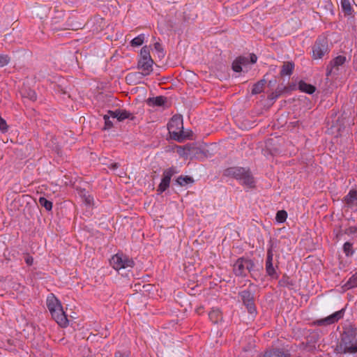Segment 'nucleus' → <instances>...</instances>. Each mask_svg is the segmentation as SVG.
I'll return each instance as SVG.
<instances>
[{"label": "nucleus", "instance_id": "obj_21", "mask_svg": "<svg viewBox=\"0 0 357 357\" xmlns=\"http://www.w3.org/2000/svg\"><path fill=\"white\" fill-rule=\"evenodd\" d=\"M351 1L352 0H341V6L344 15H351L352 14Z\"/></svg>", "mask_w": 357, "mask_h": 357}, {"label": "nucleus", "instance_id": "obj_18", "mask_svg": "<svg viewBox=\"0 0 357 357\" xmlns=\"http://www.w3.org/2000/svg\"><path fill=\"white\" fill-rule=\"evenodd\" d=\"M298 88L301 91L307 93L308 94L313 93L316 90V88L314 86L307 84V83L305 82L304 81H301L298 83Z\"/></svg>", "mask_w": 357, "mask_h": 357}, {"label": "nucleus", "instance_id": "obj_38", "mask_svg": "<svg viewBox=\"0 0 357 357\" xmlns=\"http://www.w3.org/2000/svg\"><path fill=\"white\" fill-rule=\"evenodd\" d=\"M250 63H255L257 60V56L255 54H250Z\"/></svg>", "mask_w": 357, "mask_h": 357}, {"label": "nucleus", "instance_id": "obj_46", "mask_svg": "<svg viewBox=\"0 0 357 357\" xmlns=\"http://www.w3.org/2000/svg\"><path fill=\"white\" fill-rule=\"evenodd\" d=\"M114 357H126L121 354H116Z\"/></svg>", "mask_w": 357, "mask_h": 357}, {"label": "nucleus", "instance_id": "obj_19", "mask_svg": "<svg viewBox=\"0 0 357 357\" xmlns=\"http://www.w3.org/2000/svg\"><path fill=\"white\" fill-rule=\"evenodd\" d=\"M210 319L214 324L218 323L222 319V316L220 310L218 308H213L208 314Z\"/></svg>", "mask_w": 357, "mask_h": 357}, {"label": "nucleus", "instance_id": "obj_29", "mask_svg": "<svg viewBox=\"0 0 357 357\" xmlns=\"http://www.w3.org/2000/svg\"><path fill=\"white\" fill-rule=\"evenodd\" d=\"M287 218V213L285 211L281 210L276 213L275 219L278 222H284Z\"/></svg>", "mask_w": 357, "mask_h": 357}, {"label": "nucleus", "instance_id": "obj_39", "mask_svg": "<svg viewBox=\"0 0 357 357\" xmlns=\"http://www.w3.org/2000/svg\"><path fill=\"white\" fill-rule=\"evenodd\" d=\"M33 257H28L26 259V263L28 265H29V266L32 265V264H33Z\"/></svg>", "mask_w": 357, "mask_h": 357}, {"label": "nucleus", "instance_id": "obj_49", "mask_svg": "<svg viewBox=\"0 0 357 357\" xmlns=\"http://www.w3.org/2000/svg\"><path fill=\"white\" fill-rule=\"evenodd\" d=\"M185 149H186V148H182V147H181V146H180V147H178V149H179V150H182V151L185 150Z\"/></svg>", "mask_w": 357, "mask_h": 357}, {"label": "nucleus", "instance_id": "obj_20", "mask_svg": "<svg viewBox=\"0 0 357 357\" xmlns=\"http://www.w3.org/2000/svg\"><path fill=\"white\" fill-rule=\"evenodd\" d=\"M177 172H177L176 169L174 167H172L169 169H165L163 172V178H162V181L169 183L172 176L174 174H176Z\"/></svg>", "mask_w": 357, "mask_h": 357}, {"label": "nucleus", "instance_id": "obj_41", "mask_svg": "<svg viewBox=\"0 0 357 357\" xmlns=\"http://www.w3.org/2000/svg\"><path fill=\"white\" fill-rule=\"evenodd\" d=\"M280 95V91H275V93H273L271 94V98L272 99H275L277 98Z\"/></svg>", "mask_w": 357, "mask_h": 357}, {"label": "nucleus", "instance_id": "obj_44", "mask_svg": "<svg viewBox=\"0 0 357 357\" xmlns=\"http://www.w3.org/2000/svg\"><path fill=\"white\" fill-rule=\"evenodd\" d=\"M205 271H206V273H204V275H203L204 278H208V277L211 276L212 273L210 271H207V269Z\"/></svg>", "mask_w": 357, "mask_h": 357}, {"label": "nucleus", "instance_id": "obj_14", "mask_svg": "<svg viewBox=\"0 0 357 357\" xmlns=\"http://www.w3.org/2000/svg\"><path fill=\"white\" fill-rule=\"evenodd\" d=\"M328 52V46H314L312 49V56L314 59H320Z\"/></svg>", "mask_w": 357, "mask_h": 357}, {"label": "nucleus", "instance_id": "obj_40", "mask_svg": "<svg viewBox=\"0 0 357 357\" xmlns=\"http://www.w3.org/2000/svg\"><path fill=\"white\" fill-rule=\"evenodd\" d=\"M333 68H334V67H331V63L327 66V73H326L327 76L330 75L332 73Z\"/></svg>", "mask_w": 357, "mask_h": 357}, {"label": "nucleus", "instance_id": "obj_27", "mask_svg": "<svg viewBox=\"0 0 357 357\" xmlns=\"http://www.w3.org/2000/svg\"><path fill=\"white\" fill-rule=\"evenodd\" d=\"M356 287H357V273L354 275L344 284V287L347 289H349Z\"/></svg>", "mask_w": 357, "mask_h": 357}, {"label": "nucleus", "instance_id": "obj_9", "mask_svg": "<svg viewBox=\"0 0 357 357\" xmlns=\"http://www.w3.org/2000/svg\"><path fill=\"white\" fill-rule=\"evenodd\" d=\"M343 312H344L343 309L341 310H339L325 319L319 320L318 324L319 325H324V324L328 325V324H333L334 322L339 320L343 316Z\"/></svg>", "mask_w": 357, "mask_h": 357}, {"label": "nucleus", "instance_id": "obj_16", "mask_svg": "<svg viewBox=\"0 0 357 357\" xmlns=\"http://www.w3.org/2000/svg\"><path fill=\"white\" fill-rule=\"evenodd\" d=\"M294 67H295L294 63L292 61L284 62L283 65L282 66L281 71H280V75L281 76H286V75L290 76L293 73Z\"/></svg>", "mask_w": 357, "mask_h": 357}, {"label": "nucleus", "instance_id": "obj_26", "mask_svg": "<svg viewBox=\"0 0 357 357\" xmlns=\"http://www.w3.org/2000/svg\"><path fill=\"white\" fill-rule=\"evenodd\" d=\"M80 196L82 197V199H84V203L86 205H89V206L93 205V198L87 192H86L85 190L81 191Z\"/></svg>", "mask_w": 357, "mask_h": 357}, {"label": "nucleus", "instance_id": "obj_30", "mask_svg": "<svg viewBox=\"0 0 357 357\" xmlns=\"http://www.w3.org/2000/svg\"><path fill=\"white\" fill-rule=\"evenodd\" d=\"M145 38H146L145 35L141 34L132 40L131 45H142L144 43L147 42L145 40Z\"/></svg>", "mask_w": 357, "mask_h": 357}, {"label": "nucleus", "instance_id": "obj_23", "mask_svg": "<svg viewBox=\"0 0 357 357\" xmlns=\"http://www.w3.org/2000/svg\"><path fill=\"white\" fill-rule=\"evenodd\" d=\"M176 183L181 186H185L188 184L194 183V179L189 176H180L176 179Z\"/></svg>", "mask_w": 357, "mask_h": 357}, {"label": "nucleus", "instance_id": "obj_7", "mask_svg": "<svg viewBox=\"0 0 357 357\" xmlns=\"http://www.w3.org/2000/svg\"><path fill=\"white\" fill-rule=\"evenodd\" d=\"M241 296L243 304L248 309V312L251 314H255L256 308L254 303V296L252 292H251L250 290L243 291L241 292Z\"/></svg>", "mask_w": 357, "mask_h": 357}, {"label": "nucleus", "instance_id": "obj_12", "mask_svg": "<svg viewBox=\"0 0 357 357\" xmlns=\"http://www.w3.org/2000/svg\"><path fill=\"white\" fill-rule=\"evenodd\" d=\"M291 355L288 351H282L280 349H273L266 351L264 354L258 357H290Z\"/></svg>", "mask_w": 357, "mask_h": 357}, {"label": "nucleus", "instance_id": "obj_42", "mask_svg": "<svg viewBox=\"0 0 357 357\" xmlns=\"http://www.w3.org/2000/svg\"><path fill=\"white\" fill-rule=\"evenodd\" d=\"M357 231L356 227H350L347 230V233L352 234Z\"/></svg>", "mask_w": 357, "mask_h": 357}, {"label": "nucleus", "instance_id": "obj_17", "mask_svg": "<svg viewBox=\"0 0 357 357\" xmlns=\"http://www.w3.org/2000/svg\"><path fill=\"white\" fill-rule=\"evenodd\" d=\"M344 202L349 206H353L357 204V191L350 190L349 194L344 197Z\"/></svg>", "mask_w": 357, "mask_h": 357}, {"label": "nucleus", "instance_id": "obj_6", "mask_svg": "<svg viewBox=\"0 0 357 357\" xmlns=\"http://www.w3.org/2000/svg\"><path fill=\"white\" fill-rule=\"evenodd\" d=\"M110 263L116 270L132 267L134 266V261L132 259L119 254L112 257Z\"/></svg>", "mask_w": 357, "mask_h": 357}, {"label": "nucleus", "instance_id": "obj_36", "mask_svg": "<svg viewBox=\"0 0 357 357\" xmlns=\"http://www.w3.org/2000/svg\"><path fill=\"white\" fill-rule=\"evenodd\" d=\"M169 186V183L165 182V181H161L159 186H158V191H159L160 192H164L168 187Z\"/></svg>", "mask_w": 357, "mask_h": 357}, {"label": "nucleus", "instance_id": "obj_1", "mask_svg": "<svg viewBox=\"0 0 357 357\" xmlns=\"http://www.w3.org/2000/svg\"><path fill=\"white\" fill-rule=\"evenodd\" d=\"M337 353L355 354L357 352V340L353 328H347L343 333L340 343L337 346Z\"/></svg>", "mask_w": 357, "mask_h": 357}, {"label": "nucleus", "instance_id": "obj_47", "mask_svg": "<svg viewBox=\"0 0 357 357\" xmlns=\"http://www.w3.org/2000/svg\"><path fill=\"white\" fill-rule=\"evenodd\" d=\"M97 21H98L100 23H102L103 22V20L102 18H98L97 19Z\"/></svg>", "mask_w": 357, "mask_h": 357}, {"label": "nucleus", "instance_id": "obj_24", "mask_svg": "<svg viewBox=\"0 0 357 357\" xmlns=\"http://www.w3.org/2000/svg\"><path fill=\"white\" fill-rule=\"evenodd\" d=\"M266 83L265 79H261L259 82H257L256 84H254L252 93V94H258L260 93L264 89V84Z\"/></svg>", "mask_w": 357, "mask_h": 357}, {"label": "nucleus", "instance_id": "obj_31", "mask_svg": "<svg viewBox=\"0 0 357 357\" xmlns=\"http://www.w3.org/2000/svg\"><path fill=\"white\" fill-rule=\"evenodd\" d=\"M39 203L41 206L45 207L47 211H50L52 208V203L45 197H40L39 199Z\"/></svg>", "mask_w": 357, "mask_h": 357}, {"label": "nucleus", "instance_id": "obj_15", "mask_svg": "<svg viewBox=\"0 0 357 357\" xmlns=\"http://www.w3.org/2000/svg\"><path fill=\"white\" fill-rule=\"evenodd\" d=\"M273 251H272V247L268 250L267 252V259L266 263V269L267 271V273L269 275H273L275 274V269L273 266Z\"/></svg>", "mask_w": 357, "mask_h": 357}, {"label": "nucleus", "instance_id": "obj_43", "mask_svg": "<svg viewBox=\"0 0 357 357\" xmlns=\"http://www.w3.org/2000/svg\"><path fill=\"white\" fill-rule=\"evenodd\" d=\"M155 49L160 52L162 54V56H163V49L162 46H155Z\"/></svg>", "mask_w": 357, "mask_h": 357}, {"label": "nucleus", "instance_id": "obj_35", "mask_svg": "<svg viewBox=\"0 0 357 357\" xmlns=\"http://www.w3.org/2000/svg\"><path fill=\"white\" fill-rule=\"evenodd\" d=\"M10 59L6 55L0 54V67H3L9 63Z\"/></svg>", "mask_w": 357, "mask_h": 357}, {"label": "nucleus", "instance_id": "obj_34", "mask_svg": "<svg viewBox=\"0 0 357 357\" xmlns=\"http://www.w3.org/2000/svg\"><path fill=\"white\" fill-rule=\"evenodd\" d=\"M192 267H185V271L187 273L189 274V276L192 278V280L194 281L197 278V271L195 270L192 273Z\"/></svg>", "mask_w": 357, "mask_h": 357}, {"label": "nucleus", "instance_id": "obj_11", "mask_svg": "<svg viewBox=\"0 0 357 357\" xmlns=\"http://www.w3.org/2000/svg\"><path fill=\"white\" fill-rule=\"evenodd\" d=\"M248 63V57L240 56L234 61L232 63V69L235 72H241L242 70V66H246Z\"/></svg>", "mask_w": 357, "mask_h": 357}, {"label": "nucleus", "instance_id": "obj_48", "mask_svg": "<svg viewBox=\"0 0 357 357\" xmlns=\"http://www.w3.org/2000/svg\"><path fill=\"white\" fill-rule=\"evenodd\" d=\"M280 284L281 285H284V284H285V282H284V281H283V280H281V281H280Z\"/></svg>", "mask_w": 357, "mask_h": 357}, {"label": "nucleus", "instance_id": "obj_37", "mask_svg": "<svg viewBox=\"0 0 357 357\" xmlns=\"http://www.w3.org/2000/svg\"><path fill=\"white\" fill-rule=\"evenodd\" d=\"M0 130L3 132H6L8 130L7 123L6 121L2 118H0Z\"/></svg>", "mask_w": 357, "mask_h": 357}, {"label": "nucleus", "instance_id": "obj_25", "mask_svg": "<svg viewBox=\"0 0 357 357\" xmlns=\"http://www.w3.org/2000/svg\"><path fill=\"white\" fill-rule=\"evenodd\" d=\"M165 98L162 96L150 98L148 99V103L151 105L162 106L165 103Z\"/></svg>", "mask_w": 357, "mask_h": 357}, {"label": "nucleus", "instance_id": "obj_28", "mask_svg": "<svg viewBox=\"0 0 357 357\" xmlns=\"http://www.w3.org/2000/svg\"><path fill=\"white\" fill-rule=\"evenodd\" d=\"M22 96L25 98H28L32 101H35L36 100V93L34 91L31 89H25L22 92Z\"/></svg>", "mask_w": 357, "mask_h": 357}, {"label": "nucleus", "instance_id": "obj_22", "mask_svg": "<svg viewBox=\"0 0 357 357\" xmlns=\"http://www.w3.org/2000/svg\"><path fill=\"white\" fill-rule=\"evenodd\" d=\"M346 61L347 57L345 56H337L331 61V66L338 68V67L343 65Z\"/></svg>", "mask_w": 357, "mask_h": 357}, {"label": "nucleus", "instance_id": "obj_13", "mask_svg": "<svg viewBox=\"0 0 357 357\" xmlns=\"http://www.w3.org/2000/svg\"><path fill=\"white\" fill-rule=\"evenodd\" d=\"M47 306L52 314L62 305L61 302L53 294H52L47 298Z\"/></svg>", "mask_w": 357, "mask_h": 357}, {"label": "nucleus", "instance_id": "obj_32", "mask_svg": "<svg viewBox=\"0 0 357 357\" xmlns=\"http://www.w3.org/2000/svg\"><path fill=\"white\" fill-rule=\"evenodd\" d=\"M105 126L104 130H108L113 127V121L111 120V117L108 114L104 115Z\"/></svg>", "mask_w": 357, "mask_h": 357}, {"label": "nucleus", "instance_id": "obj_45", "mask_svg": "<svg viewBox=\"0 0 357 357\" xmlns=\"http://www.w3.org/2000/svg\"><path fill=\"white\" fill-rule=\"evenodd\" d=\"M118 166L119 165L117 163H113L111 165L110 168L114 169H116L118 167Z\"/></svg>", "mask_w": 357, "mask_h": 357}, {"label": "nucleus", "instance_id": "obj_3", "mask_svg": "<svg viewBox=\"0 0 357 357\" xmlns=\"http://www.w3.org/2000/svg\"><path fill=\"white\" fill-rule=\"evenodd\" d=\"M151 47V46H144L140 50L137 68L144 76L149 75L153 71L154 62L150 54Z\"/></svg>", "mask_w": 357, "mask_h": 357}, {"label": "nucleus", "instance_id": "obj_2", "mask_svg": "<svg viewBox=\"0 0 357 357\" xmlns=\"http://www.w3.org/2000/svg\"><path fill=\"white\" fill-rule=\"evenodd\" d=\"M167 128L169 134L178 142H181L190 136L188 132L183 130V119L181 115L174 116L168 123Z\"/></svg>", "mask_w": 357, "mask_h": 357}, {"label": "nucleus", "instance_id": "obj_33", "mask_svg": "<svg viewBox=\"0 0 357 357\" xmlns=\"http://www.w3.org/2000/svg\"><path fill=\"white\" fill-rule=\"evenodd\" d=\"M343 250H344V253L347 256L351 255L353 254V252H354L353 250H352V244L349 243V242H346L344 244Z\"/></svg>", "mask_w": 357, "mask_h": 357}, {"label": "nucleus", "instance_id": "obj_4", "mask_svg": "<svg viewBox=\"0 0 357 357\" xmlns=\"http://www.w3.org/2000/svg\"><path fill=\"white\" fill-rule=\"evenodd\" d=\"M225 174L227 176H231L236 179L242 180L244 185L250 187H254V178L249 169L243 167H231L225 170Z\"/></svg>", "mask_w": 357, "mask_h": 357}, {"label": "nucleus", "instance_id": "obj_10", "mask_svg": "<svg viewBox=\"0 0 357 357\" xmlns=\"http://www.w3.org/2000/svg\"><path fill=\"white\" fill-rule=\"evenodd\" d=\"M107 114L112 118V119H116L118 121H121L126 119H128L130 116L126 110L116 109L115 111L109 110Z\"/></svg>", "mask_w": 357, "mask_h": 357}, {"label": "nucleus", "instance_id": "obj_5", "mask_svg": "<svg viewBox=\"0 0 357 357\" xmlns=\"http://www.w3.org/2000/svg\"><path fill=\"white\" fill-rule=\"evenodd\" d=\"M255 264L252 261L240 258L234 266V272L236 275H245V271L251 272Z\"/></svg>", "mask_w": 357, "mask_h": 357}, {"label": "nucleus", "instance_id": "obj_8", "mask_svg": "<svg viewBox=\"0 0 357 357\" xmlns=\"http://www.w3.org/2000/svg\"><path fill=\"white\" fill-rule=\"evenodd\" d=\"M52 318L56 321V322L61 327H66L68 325V320L67 319V316L65 314L62 306L56 309L52 314Z\"/></svg>", "mask_w": 357, "mask_h": 357}]
</instances>
